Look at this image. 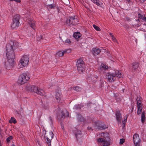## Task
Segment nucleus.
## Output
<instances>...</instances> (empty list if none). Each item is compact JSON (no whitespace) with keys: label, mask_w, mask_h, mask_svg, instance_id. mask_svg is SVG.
Returning <instances> with one entry per match:
<instances>
[{"label":"nucleus","mask_w":146,"mask_h":146,"mask_svg":"<svg viewBox=\"0 0 146 146\" xmlns=\"http://www.w3.org/2000/svg\"><path fill=\"white\" fill-rule=\"evenodd\" d=\"M6 48V56L7 61L5 63V67L7 69L10 70L13 68L14 64V52L12 46L10 44H7Z\"/></svg>","instance_id":"f257e3e1"},{"label":"nucleus","mask_w":146,"mask_h":146,"mask_svg":"<svg viewBox=\"0 0 146 146\" xmlns=\"http://www.w3.org/2000/svg\"><path fill=\"white\" fill-rule=\"evenodd\" d=\"M116 76L120 78H123V76L120 71L116 70L113 72L107 73L106 76V79L107 82L112 83L116 80Z\"/></svg>","instance_id":"f03ea898"},{"label":"nucleus","mask_w":146,"mask_h":146,"mask_svg":"<svg viewBox=\"0 0 146 146\" xmlns=\"http://www.w3.org/2000/svg\"><path fill=\"white\" fill-rule=\"evenodd\" d=\"M30 78V77L28 73H23L19 77L17 83L20 85H23L26 83Z\"/></svg>","instance_id":"7ed1b4c3"},{"label":"nucleus","mask_w":146,"mask_h":146,"mask_svg":"<svg viewBox=\"0 0 146 146\" xmlns=\"http://www.w3.org/2000/svg\"><path fill=\"white\" fill-rule=\"evenodd\" d=\"M29 60V55H23L20 60L19 62L21 64L20 67L22 68L27 65Z\"/></svg>","instance_id":"20e7f679"},{"label":"nucleus","mask_w":146,"mask_h":146,"mask_svg":"<svg viewBox=\"0 0 146 146\" xmlns=\"http://www.w3.org/2000/svg\"><path fill=\"white\" fill-rule=\"evenodd\" d=\"M78 22V19L75 17H71L68 18L66 21V24L69 26L76 25Z\"/></svg>","instance_id":"39448f33"},{"label":"nucleus","mask_w":146,"mask_h":146,"mask_svg":"<svg viewBox=\"0 0 146 146\" xmlns=\"http://www.w3.org/2000/svg\"><path fill=\"white\" fill-rule=\"evenodd\" d=\"M76 65L78 72L81 73L85 70L84 62L81 59L78 60L76 62Z\"/></svg>","instance_id":"423d86ee"},{"label":"nucleus","mask_w":146,"mask_h":146,"mask_svg":"<svg viewBox=\"0 0 146 146\" xmlns=\"http://www.w3.org/2000/svg\"><path fill=\"white\" fill-rule=\"evenodd\" d=\"M20 19V16L19 15H16L13 17V23L11 25V27L13 29L18 27L20 24L19 20Z\"/></svg>","instance_id":"0eeeda50"},{"label":"nucleus","mask_w":146,"mask_h":146,"mask_svg":"<svg viewBox=\"0 0 146 146\" xmlns=\"http://www.w3.org/2000/svg\"><path fill=\"white\" fill-rule=\"evenodd\" d=\"M133 140L135 146H140L141 140L138 134L135 133L133 135Z\"/></svg>","instance_id":"6e6552de"},{"label":"nucleus","mask_w":146,"mask_h":146,"mask_svg":"<svg viewBox=\"0 0 146 146\" xmlns=\"http://www.w3.org/2000/svg\"><path fill=\"white\" fill-rule=\"evenodd\" d=\"M64 113L63 111L59 113L58 116V120L59 123L61 125V127L63 129L64 128V126L63 125L64 120Z\"/></svg>","instance_id":"1a4fd4ad"},{"label":"nucleus","mask_w":146,"mask_h":146,"mask_svg":"<svg viewBox=\"0 0 146 146\" xmlns=\"http://www.w3.org/2000/svg\"><path fill=\"white\" fill-rule=\"evenodd\" d=\"M137 113L138 115L140 114L142 112V105L141 104V102L139 98H137Z\"/></svg>","instance_id":"9d476101"},{"label":"nucleus","mask_w":146,"mask_h":146,"mask_svg":"<svg viewBox=\"0 0 146 146\" xmlns=\"http://www.w3.org/2000/svg\"><path fill=\"white\" fill-rule=\"evenodd\" d=\"M97 141L98 143H101L103 144L102 146H108L110 145V143L106 140L104 138H99L97 139Z\"/></svg>","instance_id":"9b49d317"},{"label":"nucleus","mask_w":146,"mask_h":146,"mask_svg":"<svg viewBox=\"0 0 146 146\" xmlns=\"http://www.w3.org/2000/svg\"><path fill=\"white\" fill-rule=\"evenodd\" d=\"M37 87L35 86L28 85L26 87V89L30 92H35L37 90Z\"/></svg>","instance_id":"f8f14e48"},{"label":"nucleus","mask_w":146,"mask_h":146,"mask_svg":"<svg viewBox=\"0 0 146 146\" xmlns=\"http://www.w3.org/2000/svg\"><path fill=\"white\" fill-rule=\"evenodd\" d=\"M115 115L117 121L120 123L122 118L121 114L119 110L116 111L115 113Z\"/></svg>","instance_id":"ddd939ff"},{"label":"nucleus","mask_w":146,"mask_h":146,"mask_svg":"<svg viewBox=\"0 0 146 146\" xmlns=\"http://www.w3.org/2000/svg\"><path fill=\"white\" fill-rule=\"evenodd\" d=\"M92 53L94 55L99 54L100 52V50L98 48H94L92 50Z\"/></svg>","instance_id":"4468645a"},{"label":"nucleus","mask_w":146,"mask_h":146,"mask_svg":"<svg viewBox=\"0 0 146 146\" xmlns=\"http://www.w3.org/2000/svg\"><path fill=\"white\" fill-rule=\"evenodd\" d=\"M36 92H35V93L40 95L41 96L44 95V91L42 89L40 88H38L37 87V90H36Z\"/></svg>","instance_id":"2eb2a0df"},{"label":"nucleus","mask_w":146,"mask_h":146,"mask_svg":"<svg viewBox=\"0 0 146 146\" xmlns=\"http://www.w3.org/2000/svg\"><path fill=\"white\" fill-rule=\"evenodd\" d=\"M132 70H136L139 66V64L137 62H134L132 63Z\"/></svg>","instance_id":"dca6fc26"},{"label":"nucleus","mask_w":146,"mask_h":146,"mask_svg":"<svg viewBox=\"0 0 146 146\" xmlns=\"http://www.w3.org/2000/svg\"><path fill=\"white\" fill-rule=\"evenodd\" d=\"M73 37L76 39H78L81 36V34L79 32L75 33L73 34Z\"/></svg>","instance_id":"f3484780"},{"label":"nucleus","mask_w":146,"mask_h":146,"mask_svg":"<svg viewBox=\"0 0 146 146\" xmlns=\"http://www.w3.org/2000/svg\"><path fill=\"white\" fill-rule=\"evenodd\" d=\"M75 135L77 140H78V138H79L82 137V134L80 131H77V132L75 134Z\"/></svg>","instance_id":"a211bd4d"},{"label":"nucleus","mask_w":146,"mask_h":146,"mask_svg":"<svg viewBox=\"0 0 146 146\" xmlns=\"http://www.w3.org/2000/svg\"><path fill=\"white\" fill-rule=\"evenodd\" d=\"M55 98L57 102L60 101L61 99V95L59 93L57 92L55 95Z\"/></svg>","instance_id":"6ab92c4d"},{"label":"nucleus","mask_w":146,"mask_h":146,"mask_svg":"<svg viewBox=\"0 0 146 146\" xmlns=\"http://www.w3.org/2000/svg\"><path fill=\"white\" fill-rule=\"evenodd\" d=\"M30 26L33 29H34L35 27V22L34 20H31L29 22Z\"/></svg>","instance_id":"aec40b11"},{"label":"nucleus","mask_w":146,"mask_h":146,"mask_svg":"<svg viewBox=\"0 0 146 146\" xmlns=\"http://www.w3.org/2000/svg\"><path fill=\"white\" fill-rule=\"evenodd\" d=\"M64 4H65L67 6L65 7L66 9L67 8L68 10H70L71 9V7H70V3L68 0H65Z\"/></svg>","instance_id":"412c9836"},{"label":"nucleus","mask_w":146,"mask_h":146,"mask_svg":"<svg viewBox=\"0 0 146 146\" xmlns=\"http://www.w3.org/2000/svg\"><path fill=\"white\" fill-rule=\"evenodd\" d=\"M145 112L144 111H143L141 113V122L142 123H144L145 122Z\"/></svg>","instance_id":"4be33fe9"},{"label":"nucleus","mask_w":146,"mask_h":146,"mask_svg":"<svg viewBox=\"0 0 146 146\" xmlns=\"http://www.w3.org/2000/svg\"><path fill=\"white\" fill-rule=\"evenodd\" d=\"M91 1L98 6H101L102 3L99 0H91Z\"/></svg>","instance_id":"5701e85b"},{"label":"nucleus","mask_w":146,"mask_h":146,"mask_svg":"<svg viewBox=\"0 0 146 146\" xmlns=\"http://www.w3.org/2000/svg\"><path fill=\"white\" fill-rule=\"evenodd\" d=\"M107 128L106 126H97L96 128L95 129H98V130H102V129H106Z\"/></svg>","instance_id":"b1692460"},{"label":"nucleus","mask_w":146,"mask_h":146,"mask_svg":"<svg viewBox=\"0 0 146 146\" xmlns=\"http://www.w3.org/2000/svg\"><path fill=\"white\" fill-rule=\"evenodd\" d=\"M17 121L14 117H11V119L9 120V123H13L14 124L16 123Z\"/></svg>","instance_id":"393cba45"},{"label":"nucleus","mask_w":146,"mask_h":146,"mask_svg":"<svg viewBox=\"0 0 146 146\" xmlns=\"http://www.w3.org/2000/svg\"><path fill=\"white\" fill-rule=\"evenodd\" d=\"M73 89L77 92H80L81 90V88L78 86L73 87Z\"/></svg>","instance_id":"a878e982"},{"label":"nucleus","mask_w":146,"mask_h":146,"mask_svg":"<svg viewBox=\"0 0 146 146\" xmlns=\"http://www.w3.org/2000/svg\"><path fill=\"white\" fill-rule=\"evenodd\" d=\"M108 133H103L101 134V136L104 137L105 139H106L107 137H108Z\"/></svg>","instance_id":"bb28decb"},{"label":"nucleus","mask_w":146,"mask_h":146,"mask_svg":"<svg viewBox=\"0 0 146 146\" xmlns=\"http://www.w3.org/2000/svg\"><path fill=\"white\" fill-rule=\"evenodd\" d=\"M64 54V52L59 51L56 53V55L59 56H62Z\"/></svg>","instance_id":"cd10ccee"},{"label":"nucleus","mask_w":146,"mask_h":146,"mask_svg":"<svg viewBox=\"0 0 146 146\" xmlns=\"http://www.w3.org/2000/svg\"><path fill=\"white\" fill-rule=\"evenodd\" d=\"M46 142L49 146L51 145V140L48 137H46Z\"/></svg>","instance_id":"c85d7f7f"},{"label":"nucleus","mask_w":146,"mask_h":146,"mask_svg":"<svg viewBox=\"0 0 146 146\" xmlns=\"http://www.w3.org/2000/svg\"><path fill=\"white\" fill-rule=\"evenodd\" d=\"M47 6L50 9H55V5H52V4L50 5H48Z\"/></svg>","instance_id":"c756f323"},{"label":"nucleus","mask_w":146,"mask_h":146,"mask_svg":"<svg viewBox=\"0 0 146 146\" xmlns=\"http://www.w3.org/2000/svg\"><path fill=\"white\" fill-rule=\"evenodd\" d=\"M13 139V137L11 136H9V137H8L6 139V141L8 143H9L10 142L11 140Z\"/></svg>","instance_id":"7c9ffc66"},{"label":"nucleus","mask_w":146,"mask_h":146,"mask_svg":"<svg viewBox=\"0 0 146 146\" xmlns=\"http://www.w3.org/2000/svg\"><path fill=\"white\" fill-rule=\"evenodd\" d=\"M93 27L94 29L97 31H100V29L99 27L95 25H93Z\"/></svg>","instance_id":"2f4dec72"},{"label":"nucleus","mask_w":146,"mask_h":146,"mask_svg":"<svg viewBox=\"0 0 146 146\" xmlns=\"http://www.w3.org/2000/svg\"><path fill=\"white\" fill-rule=\"evenodd\" d=\"M102 67L104 68V70H106L108 68V66L106 64H102Z\"/></svg>","instance_id":"473e14b6"},{"label":"nucleus","mask_w":146,"mask_h":146,"mask_svg":"<svg viewBox=\"0 0 146 146\" xmlns=\"http://www.w3.org/2000/svg\"><path fill=\"white\" fill-rule=\"evenodd\" d=\"M71 52V50L70 49H68L66 50H64V53H70Z\"/></svg>","instance_id":"72a5a7b5"},{"label":"nucleus","mask_w":146,"mask_h":146,"mask_svg":"<svg viewBox=\"0 0 146 146\" xmlns=\"http://www.w3.org/2000/svg\"><path fill=\"white\" fill-rule=\"evenodd\" d=\"M125 142V139H120L119 143L121 144H123Z\"/></svg>","instance_id":"f704fd0d"},{"label":"nucleus","mask_w":146,"mask_h":146,"mask_svg":"<svg viewBox=\"0 0 146 146\" xmlns=\"http://www.w3.org/2000/svg\"><path fill=\"white\" fill-rule=\"evenodd\" d=\"M65 116L67 117H68L69 116V113L67 110L66 111L65 114L64 113V117Z\"/></svg>","instance_id":"c9c22d12"},{"label":"nucleus","mask_w":146,"mask_h":146,"mask_svg":"<svg viewBox=\"0 0 146 146\" xmlns=\"http://www.w3.org/2000/svg\"><path fill=\"white\" fill-rule=\"evenodd\" d=\"M10 1H14L17 3H19L21 2V0H10Z\"/></svg>","instance_id":"e433bc0d"},{"label":"nucleus","mask_w":146,"mask_h":146,"mask_svg":"<svg viewBox=\"0 0 146 146\" xmlns=\"http://www.w3.org/2000/svg\"><path fill=\"white\" fill-rule=\"evenodd\" d=\"M113 41L115 42L118 43L117 41V40L115 38L114 36L112 38Z\"/></svg>","instance_id":"4c0bfd02"},{"label":"nucleus","mask_w":146,"mask_h":146,"mask_svg":"<svg viewBox=\"0 0 146 146\" xmlns=\"http://www.w3.org/2000/svg\"><path fill=\"white\" fill-rule=\"evenodd\" d=\"M131 111H130V112L131 113L133 111V110L134 109V104H133V105H131Z\"/></svg>","instance_id":"58836bf2"},{"label":"nucleus","mask_w":146,"mask_h":146,"mask_svg":"<svg viewBox=\"0 0 146 146\" xmlns=\"http://www.w3.org/2000/svg\"><path fill=\"white\" fill-rule=\"evenodd\" d=\"M143 16L141 14L139 13L138 14V17L140 19H141Z\"/></svg>","instance_id":"ea45409f"},{"label":"nucleus","mask_w":146,"mask_h":146,"mask_svg":"<svg viewBox=\"0 0 146 146\" xmlns=\"http://www.w3.org/2000/svg\"><path fill=\"white\" fill-rule=\"evenodd\" d=\"M65 42L70 44L71 43V41L69 39H67L65 40Z\"/></svg>","instance_id":"a19ab883"},{"label":"nucleus","mask_w":146,"mask_h":146,"mask_svg":"<svg viewBox=\"0 0 146 146\" xmlns=\"http://www.w3.org/2000/svg\"><path fill=\"white\" fill-rule=\"evenodd\" d=\"M80 120L81 121H84V119L83 117H82L81 118V119H80Z\"/></svg>","instance_id":"79ce46f5"},{"label":"nucleus","mask_w":146,"mask_h":146,"mask_svg":"<svg viewBox=\"0 0 146 146\" xmlns=\"http://www.w3.org/2000/svg\"><path fill=\"white\" fill-rule=\"evenodd\" d=\"M110 35L111 37L112 38L114 36L113 35V34L111 33H110Z\"/></svg>","instance_id":"37998d69"},{"label":"nucleus","mask_w":146,"mask_h":146,"mask_svg":"<svg viewBox=\"0 0 146 146\" xmlns=\"http://www.w3.org/2000/svg\"><path fill=\"white\" fill-rule=\"evenodd\" d=\"M50 135L51 136L52 138L54 136V135L53 134L52 132H51Z\"/></svg>","instance_id":"c03bdc74"},{"label":"nucleus","mask_w":146,"mask_h":146,"mask_svg":"<svg viewBox=\"0 0 146 146\" xmlns=\"http://www.w3.org/2000/svg\"><path fill=\"white\" fill-rule=\"evenodd\" d=\"M126 117V118L124 119V121L126 122L127 120V116L126 115L125 116Z\"/></svg>","instance_id":"a18cd8bd"},{"label":"nucleus","mask_w":146,"mask_h":146,"mask_svg":"<svg viewBox=\"0 0 146 146\" xmlns=\"http://www.w3.org/2000/svg\"><path fill=\"white\" fill-rule=\"evenodd\" d=\"M139 0L140 1L141 3H143L146 0Z\"/></svg>","instance_id":"49530a36"},{"label":"nucleus","mask_w":146,"mask_h":146,"mask_svg":"<svg viewBox=\"0 0 146 146\" xmlns=\"http://www.w3.org/2000/svg\"><path fill=\"white\" fill-rule=\"evenodd\" d=\"M145 17L143 16L141 19L144 21Z\"/></svg>","instance_id":"de8ad7c7"},{"label":"nucleus","mask_w":146,"mask_h":146,"mask_svg":"<svg viewBox=\"0 0 146 146\" xmlns=\"http://www.w3.org/2000/svg\"><path fill=\"white\" fill-rule=\"evenodd\" d=\"M145 17L143 16L141 19L144 21Z\"/></svg>","instance_id":"09e8293b"},{"label":"nucleus","mask_w":146,"mask_h":146,"mask_svg":"<svg viewBox=\"0 0 146 146\" xmlns=\"http://www.w3.org/2000/svg\"><path fill=\"white\" fill-rule=\"evenodd\" d=\"M87 129L88 130L90 129H91V127H87Z\"/></svg>","instance_id":"8fccbe9b"},{"label":"nucleus","mask_w":146,"mask_h":146,"mask_svg":"<svg viewBox=\"0 0 146 146\" xmlns=\"http://www.w3.org/2000/svg\"><path fill=\"white\" fill-rule=\"evenodd\" d=\"M144 21L146 22V17H145V19H144Z\"/></svg>","instance_id":"3c124183"},{"label":"nucleus","mask_w":146,"mask_h":146,"mask_svg":"<svg viewBox=\"0 0 146 146\" xmlns=\"http://www.w3.org/2000/svg\"><path fill=\"white\" fill-rule=\"evenodd\" d=\"M11 146H16L15 145H14V144H12V145H11Z\"/></svg>","instance_id":"603ef678"},{"label":"nucleus","mask_w":146,"mask_h":146,"mask_svg":"<svg viewBox=\"0 0 146 146\" xmlns=\"http://www.w3.org/2000/svg\"><path fill=\"white\" fill-rule=\"evenodd\" d=\"M77 106H74V107L76 108V107Z\"/></svg>","instance_id":"864d4df0"},{"label":"nucleus","mask_w":146,"mask_h":146,"mask_svg":"<svg viewBox=\"0 0 146 146\" xmlns=\"http://www.w3.org/2000/svg\"><path fill=\"white\" fill-rule=\"evenodd\" d=\"M124 124V123L123 122V121L122 122Z\"/></svg>","instance_id":"5fc2aeb1"},{"label":"nucleus","mask_w":146,"mask_h":146,"mask_svg":"<svg viewBox=\"0 0 146 146\" xmlns=\"http://www.w3.org/2000/svg\"><path fill=\"white\" fill-rule=\"evenodd\" d=\"M145 37H146V34H145Z\"/></svg>","instance_id":"6e6d98bb"},{"label":"nucleus","mask_w":146,"mask_h":146,"mask_svg":"<svg viewBox=\"0 0 146 146\" xmlns=\"http://www.w3.org/2000/svg\"><path fill=\"white\" fill-rule=\"evenodd\" d=\"M0 146H1V144H0Z\"/></svg>","instance_id":"4d7b16f0"},{"label":"nucleus","mask_w":146,"mask_h":146,"mask_svg":"<svg viewBox=\"0 0 146 146\" xmlns=\"http://www.w3.org/2000/svg\"><path fill=\"white\" fill-rule=\"evenodd\" d=\"M1 71H0V73H1Z\"/></svg>","instance_id":"13d9d810"},{"label":"nucleus","mask_w":146,"mask_h":146,"mask_svg":"<svg viewBox=\"0 0 146 146\" xmlns=\"http://www.w3.org/2000/svg\"><path fill=\"white\" fill-rule=\"evenodd\" d=\"M10 1V0H9Z\"/></svg>","instance_id":"bf43d9fd"}]
</instances>
